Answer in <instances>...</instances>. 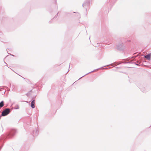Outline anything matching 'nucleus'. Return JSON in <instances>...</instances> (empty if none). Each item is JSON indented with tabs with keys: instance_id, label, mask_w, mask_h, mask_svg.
I'll return each instance as SVG.
<instances>
[{
	"instance_id": "1",
	"label": "nucleus",
	"mask_w": 151,
	"mask_h": 151,
	"mask_svg": "<svg viewBox=\"0 0 151 151\" xmlns=\"http://www.w3.org/2000/svg\"><path fill=\"white\" fill-rule=\"evenodd\" d=\"M10 110L9 109H6L2 113L1 115L2 116H4L7 115L10 112Z\"/></svg>"
},
{
	"instance_id": "2",
	"label": "nucleus",
	"mask_w": 151,
	"mask_h": 151,
	"mask_svg": "<svg viewBox=\"0 0 151 151\" xmlns=\"http://www.w3.org/2000/svg\"><path fill=\"white\" fill-rule=\"evenodd\" d=\"M151 56V54H149L145 56V57L147 59L150 60V57Z\"/></svg>"
},
{
	"instance_id": "3",
	"label": "nucleus",
	"mask_w": 151,
	"mask_h": 151,
	"mask_svg": "<svg viewBox=\"0 0 151 151\" xmlns=\"http://www.w3.org/2000/svg\"><path fill=\"white\" fill-rule=\"evenodd\" d=\"M35 104V101L34 100H33L32 101L31 103V107L32 108H34L35 107V106L34 105Z\"/></svg>"
},
{
	"instance_id": "4",
	"label": "nucleus",
	"mask_w": 151,
	"mask_h": 151,
	"mask_svg": "<svg viewBox=\"0 0 151 151\" xmlns=\"http://www.w3.org/2000/svg\"><path fill=\"white\" fill-rule=\"evenodd\" d=\"M4 106V102L2 101L0 103V108L3 106Z\"/></svg>"
},
{
	"instance_id": "5",
	"label": "nucleus",
	"mask_w": 151,
	"mask_h": 151,
	"mask_svg": "<svg viewBox=\"0 0 151 151\" xmlns=\"http://www.w3.org/2000/svg\"><path fill=\"white\" fill-rule=\"evenodd\" d=\"M19 108V106H17V107L16 108H15V109H18Z\"/></svg>"
}]
</instances>
